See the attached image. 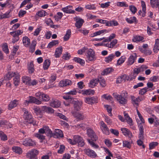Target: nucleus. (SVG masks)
Listing matches in <instances>:
<instances>
[{
	"label": "nucleus",
	"mask_w": 159,
	"mask_h": 159,
	"mask_svg": "<svg viewBox=\"0 0 159 159\" xmlns=\"http://www.w3.org/2000/svg\"><path fill=\"white\" fill-rule=\"evenodd\" d=\"M22 33V31H21L20 30H18L15 31L11 32L10 34L13 37H19L18 36L21 35Z\"/></svg>",
	"instance_id": "c756f323"
},
{
	"label": "nucleus",
	"mask_w": 159,
	"mask_h": 159,
	"mask_svg": "<svg viewBox=\"0 0 159 159\" xmlns=\"http://www.w3.org/2000/svg\"><path fill=\"white\" fill-rule=\"evenodd\" d=\"M12 150L14 152L19 154H20L22 152V150L19 147L14 146L12 147Z\"/></svg>",
	"instance_id": "ea45409f"
},
{
	"label": "nucleus",
	"mask_w": 159,
	"mask_h": 159,
	"mask_svg": "<svg viewBox=\"0 0 159 159\" xmlns=\"http://www.w3.org/2000/svg\"><path fill=\"white\" fill-rule=\"evenodd\" d=\"M113 69L111 68H108L105 69L101 73L102 75H107L112 71Z\"/></svg>",
	"instance_id": "a19ab883"
},
{
	"label": "nucleus",
	"mask_w": 159,
	"mask_h": 159,
	"mask_svg": "<svg viewBox=\"0 0 159 159\" xmlns=\"http://www.w3.org/2000/svg\"><path fill=\"white\" fill-rule=\"evenodd\" d=\"M105 107L106 108V109L107 110V111L109 113V115L110 116H112L111 113L112 108H111V107L108 105H106L105 106Z\"/></svg>",
	"instance_id": "6e6d98bb"
},
{
	"label": "nucleus",
	"mask_w": 159,
	"mask_h": 159,
	"mask_svg": "<svg viewBox=\"0 0 159 159\" xmlns=\"http://www.w3.org/2000/svg\"><path fill=\"white\" fill-rule=\"evenodd\" d=\"M137 55L136 54L134 53L131 55L129 57L128 59V64L129 65H131L134 62L136 59Z\"/></svg>",
	"instance_id": "2eb2a0df"
},
{
	"label": "nucleus",
	"mask_w": 159,
	"mask_h": 159,
	"mask_svg": "<svg viewBox=\"0 0 159 159\" xmlns=\"http://www.w3.org/2000/svg\"><path fill=\"white\" fill-rule=\"evenodd\" d=\"M87 141L90 144L92 147L94 148H98L99 147L98 145L96 144L93 142V140L89 139H87Z\"/></svg>",
	"instance_id": "37998d69"
},
{
	"label": "nucleus",
	"mask_w": 159,
	"mask_h": 159,
	"mask_svg": "<svg viewBox=\"0 0 159 159\" xmlns=\"http://www.w3.org/2000/svg\"><path fill=\"white\" fill-rule=\"evenodd\" d=\"M74 61L78 63H80L81 65H83L84 63V61L78 57H75L73 59Z\"/></svg>",
	"instance_id": "49530a36"
},
{
	"label": "nucleus",
	"mask_w": 159,
	"mask_h": 159,
	"mask_svg": "<svg viewBox=\"0 0 159 159\" xmlns=\"http://www.w3.org/2000/svg\"><path fill=\"white\" fill-rule=\"evenodd\" d=\"M34 65L33 62L32 61L30 62V64L28 66V69L29 73H32L34 72Z\"/></svg>",
	"instance_id": "79ce46f5"
},
{
	"label": "nucleus",
	"mask_w": 159,
	"mask_h": 159,
	"mask_svg": "<svg viewBox=\"0 0 159 159\" xmlns=\"http://www.w3.org/2000/svg\"><path fill=\"white\" fill-rule=\"evenodd\" d=\"M3 51L6 53L7 54L9 53V49L7 43H5L2 47Z\"/></svg>",
	"instance_id": "5fc2aeb1"
},
{
	"label": "nucleus",
	"mask_w": 159,
	"mask_h": 159,
	"mask_svg": "<svg viewBox=\"0 0 159 159\" xmlns=\"http://www.w3.org/2000/svg\"><path fill=\"white\" fill-rule=\"evenodd\" d=\"M143 126L141 125H139V139L143 140L144 139V136H143Z\"/></svg>",
	"instance_id": "cd10ccee"
},
{
	"label": "nucleus",
	"mask_w": 159,
	"mask_h": 159,
	"mask_svg": "<svg viewBox=\"0 0 159 159\" xmlns=\"http://www.w3.org/2000/svg\"><path fill=\"white\" fill-rule=\"evenodd\" d=\"M126 80H128L127 76L126 75H124L117 78L116 80V83H120L122 81H125Z\"/></svg>",
	"instance_id": "5701e85b"
},
{
	"label": "nucleus",
	"mask_w": 159,
	"mask_h": 159,
	"mask_svg": "<svg viewBox=\"0 0 159 159\" xmlns=\"http://www.w3.org/2000/svg\"><path fill=\"white\" fill-rule=\"evenodd\" d=\"M45 134L47 136H50L51 137L52 135V133L48 127L46 126Z\"/></svg>",
	"instance_id": "de8ad7c7"
},
{
	"label": "nucleus",
	"mask_w": 159,
	"mask_h": 159,
	"mask_svg": "<svg viewBox=\"0 0 159 159\" xmlns=\"http://www.w3.org/2000/svg\"><path fill=\"white\" fill-rule=\"evenodd\" d=\"M55 133L56 135L60 137H63V134L62 131L59 129H56L55 130Z\"/></svg>",
	"instance_id": "c03bdc74"
},
{
	"label": "nucleus",
	"mask_w": 159,
	"mask_h": 159,
	"mask_svg": "<svg viewBox=\"0 0 159 159\" xmlns=\"http://www.w3.org/2000/svg\"><path fill=\"white\" fill-rule=\"evenodd\" d=\"M72 82L71 80L66 79L61 81L59 83V85L61 87H63L71 85Z\"/></svg>",
	"instance_id": "9b49d317"
},
{
	"label": "nucleus",
	"mask_w": 159,
	"mask_h": 159,
	"mask_svg": "<svg viewBox=\"0 0 159 159\" xmlns=\"http://www.w3.org/2000/svg\"><path fill=\"white\" fill-rule=\"evenodd\" d=\"M151 5L152 7H159V0H150Z\"/></svg>",
	"instance_id": "e433bc0d"
},
{
	"label": "nucleus",
	"mask_w": 159,
	"mask_h": 159,
	"mask_svg": "<svg viewBox=\"0 0 159 159\" xmlns=\"http://www.w3.org/2000/svg\"><path fill=\"white\" fill-rule=\"evenodd\" d=\"M22 144L25 146H34L36 145L35 143L30 139H26L21 141Z\"/></svg>",
	"instance_id": "423d86ee"
},
{
	"label": "nucleus",
	"mask_w": 159,
	"mask_h": 159,
	"mask_svg": "<svg viewBox=\"0 0 159 159\" xmlns=\"http://www.w3.org/2000/svg\"><path fill=\"white\" fill-rule=\"evenodd\" d=\"M22 81L23 82L26 84H30V78L28 76H24L22 78Z\"/></svg>",
	"instance_id": "4c0bfd02"
},
{
	"label": "nucleus",
	"mask_w": 159,
	"mask_h": 159,
	"mask_svg": "<svg viewBox=\"0 0 159 159\" xmlns=\"http://www.w3.org/2000/svg\"><path fill=\"white\" fill-rule=\"evenodd\" d=\"M52 155V152H49L47 155L42 156L41 159H49V157Z\"/></svg>",
	"instance_id": "774afa93"
},
{
	"label": "nucleus",
	"mask_w": 159,
	"mask_h": 159,
	"mask_svg": "<svg viewBox=\"0 0 159 159\" xmlns=\"http://www.w3.org/2000/svg\"><path fill=\"white\" fill-rule=\"evenodd\" d=\"M115 57V55L113 54H110L108 56L105 58V62L108 63L112 61Z\"/></svg>",
	"instance_id": "72a5a7b5"
},
{
	"label": "nucleus",
	"mask_w": 159,
	"mask_h": 159,
	"mask_svg": "<svg viewBox=\"0 0 159 159\" xmlns=\"http://www.w3.org/2000/svg\"><path fill=\"white\" fill-rule=\"evenodd\" d=\"M124 114L125 119L126 120L127 122L129 125H133V122L131 118L130 117L128 114L126 113L125 112H124Z\"/></svg>",
	"instance_id": "393cba45"
},
{
	"label": "nucleus",
	"mask_w": 159,
	"mask_h": 159,
	"mask_svg": "<svg viewBox=\"0 0 159 159\" xmlns=\"http://www.w3.org/2000/svg\"><path fill=\"white\" fill-rule=\"evenodd\" d=\"M148 91V88L147 87L144 88L140 90L139 91V94L142 95H143Z\"/></svg>",
	"instance_id": "0e129e2a"
},
{
	"label": "nucleus",
	"mask_w": 159,
	"mask_h": 159,
	"mask_svg": "<svg viewBox=\"0 0 159 159\" xmlns=\"http://www.w3.org/2000/svg\"><path fill=\"white\" fill-rule=\"evenodd\" d=\"M38 154V151L36 149H33L27 153V155L30 158H36L35 156Z\"/></svg>",
	"instance_id": "f8f14e48"
},
{
	"label": "nucleus",
	"mask_w": 159,
	"mask_h": 159,
	"mask_svg": "<svg viewBox=\"0 0 159 159\" xmlns=\"http://www.w3.org/2000/svg\"><path fill=\"white\" fill-rule=\"evenodd\" d=\"M131 102L134 106L136 108L139 106L138 102H139L137 98H136L134 96H131Z\"/></svg>",
	"instance_id": "4be33fe9"
},
{
	"label": "nucleus",
	"mask_w": 159,
	"mask_h": 159,
	"mask_svg": "<svg viewBox=\"0 0 159 159\" xmlns=\"http://www.w3.org/2000/svg\"><path fill=\"white\" fill-rule=\"evenodd\" d=\"M72 113L75 117L79 120H83L84 118V115L80 113L72 111Z\"/></svg>",
	"instance_id": "6ab92c4d"
},
{
	"label": "nucleus",
	"mask_w": 159,
	"mask_h": 159,
	"mask_svg": "<svg viewBox=\"0 0 159 159\" xmlns=\"http://www.w3.org/2000/svg\"><path fill=\"white\" fill-rule=\"evenodd\" d=\"M36 15L40 17H43L47 15V13L43 10L39 11Z\"/></svg>",
	"instance_id": "4d7b16f0"
},
{
	"label": "nucleus",
	"mask_w": 159,
	"mask_h": 159,
	"mask_svg": "<svg viewBox=\"0 0 159 159\" xmlns=\"http://www.w3.org/2000/svg\"><path fill=\"white\" fill-rule=\"evenodd\" d=\"M0 137L2 140L6 141L7 139V135L1 131H0Z\"/></svg>",
	"instance_id": "8fccbe9b"
},
{
	"label": "nucleus",
	"mask_w": 159,
	"mask_h": 159,
	"mask_svg": "<svg viewBox=\"0 0 159 159\" xmlns=\"http://www.w3.org/2000/svg\"><path fill=\"white\" fill-rule=\"evenodd\" d=\"M57 115L61 119H63L64 120H66L67 121H68V118H67L66 116L63 115L61 113H58Z\"/></svg>",
	"instance_id": "69168bd1"
},
{
	"label": "nucleus",
	"mask_w": 159,
	"mask_h": 159,
	"mask_svg": "<svg viewBox=\"0 0 159 159\" xmlns=\"http://www.w3.org/2000/svg\"><path fill=\"white\" fill-rule=\"evenodd\" d=\"M98 80H99V82L100 85L103 87H105L106 85L105 80L101 77Z\"/></svg>",
	"instance_id": "bf43d9fd"
},
{
	"label": "nucleus",
	"mask_w": 159,
	"mask_h": 159,
	"mask_svg": "<svg viewBox=\"0 0 159 159\" xmlns=\"http://www.w3.org/2000/svg\"><path fill=\"white\" fill-rule=\"evenodd\" d=\"M23 43L25 46L27 47L30 44V39L27 37H24L23 38Z\"/></svg>",
	"instance_id": "473e14b6"
},
{
	"label": "nucleus",
	"mask_w": 159,
	"mask_h": 159,
	"mask_svg": "<svg viewBox=\"0 0 159 159\" xmlns=\"http://www.w3.org/2000/svg\"><path fill=\"white\" fill-rule=\"evenodd\" d=\"M33 109L34 111V112L37 115H41V111L39 107H34Z\"/></svg>",
	"instance_id": "603ef678"
},
{
	"label": "nucleus",
	"mask_w": 159,
	"mask_h": 159,
	"mask_svg": "<svg viewBox=\"0 0 159 159\" xmlns=\"http://www.w3.org/2000/svg\"><path fill=\"white\" fill-rule=\"evenodd\" d=\"M86 57L88 60L89 61H92L96 59L95 52L92 49H89L88 50Z\"/></svg>",
	"instance_id": "20e7f679"
},
{
	"label": "nucleus",
	"mask_w": 159,
	"mask_h": 159,
	"mask_svg": "<svg viewBox=\"0 0 159 159\" xmlns=\"http://www.w3.org/2000/svg\"><path fill=\"white\" fill-rule=\"evenodd\" d=\"M105 152L106 153H108V156H107L106 157V159H111L110 157H112L113 155L108 149L106 148L105 149Z\"/></svg>",
	"instance_id": "680f3d73"
},
{
	"label": "nucleus",
	"mask_w": 159,
	"mask_h": 159,
	"mask_svg": "<svg viewBox=\"0 0 159 159\" xmlns=\"http://www.w3.org/2000/svg\"><path fill=\"white\" fill-rule=\"evenodd\" d=\"M94 93V91L92 89H87L83 91V94L86 95H93Z\"/></svg>",
	"instance_id": "58836bf2"
},
{
	"label": "nucleus",
	"mask_w": 159,
	"mask_h": 159,
	"mask_svg": "<svg viewBox=\"0 0 159 159\" xmlns=\"http://www.w3.org/2000/svg\"><path fill=\"white\" fill-rule=\"evenodd\" d=\"M50 99V97L47 94L43 93L41 100L44 102H48Z\"/></svg>",
	"instance_id": "3c124183"
},
{
	"label": "nucleus",
	"mask_w": 159,
	"mask_h": 159,
	"mask_svg": "<svg viewBox=\"0 0 159 159\" xmlns=\"http://www.w3.org/2000/svg\"><path fill=\"white\" fill-rule=\"evenodd\" d=\"M35 136L42 140L45 139V136L43 135V134L38 133L35 134Z\"/></svg>",
	"instance_id": "052dcab7"
},
{
	"label": "nucleus",
	"mask_w": 159,
	"mask_h": 159,
	"mask_svg": "<svg viewBox=\"0 0 159 159\" xmlns=\"http://www.w3.org/2000/svg\"><path fill=\"white\" fill-rule=\"evenodd\" d=\"M49 105L54 108H58L61 105L60 102L57 99L52 100L49 103Z\"/></svg>",
	"instance_id": "ddd939ff"
},
{
	"label": "nucleus",
	"mask_w": 159,
	"mask_h": 159,
	"mask_svg": "<svg viewBox=\"0 0 159 159\" xmlns=\"http://www.w3.org/2000/svg\"><path fill=\"white\" fill-rule=\"evenodd\" d=\"M22 110L24 112V118L25 120L24 123L26 125H28V124H32L33 125H36V122L34 121L31 115L28 112L27 110L23 108Z\"/></svg>",
	"instance_id": "f257e3e1"
},
{
	"label": "nucleus",
	"mask_w": 159,
	"mask_h": 159,
	"mask_svg": "<svg viewBox=\"0 0 159 159\" xmlns=\"http://www.w3.org/2000/svg\"><path fill=\"white\" fill-rule=\"evenodd\" d=\"M29 98L30 102V103H34L37 105L40 104L42 103L41 101L37 99L34 97L30 96Z\"/></svg>",
	"instance_id": "b1692460"
},
{
	"label": "nucleus",
	"mask_w": 159,
	"mask_h": 159,
	"mask_svg": "<svg viewBox=\"0 0 159 159\" xmlns=\"http://www.w3.org/2000/svg\"><path fill=\"white\" fill-rule=\"evenodd\" d=\"M62 48L60 47L57 48L55 50L54 56L56 58L59 57L62 53Z\"/></svg>",
	"instance_id": "412c9836"
},
{
	"label": "nucleus",
	"mask_w": 159,
	"mask_h": 159,
	"mask_svg": "<svg viewBox=\"0 0 159 159\" xmlns=\"http://www.w3.org/2000/svg\"><path fill=\"white\" fill-rule=\"evenodd\" d=\"M58 43V40H54L52 42H50L48 46V48H51L53 46L57 44Z\"/></svg>",
	"instance_id": "09e8293b"
},
{
	"label": "nucleus",
	"mask_w": 159,
	"mask_h": 159,
	"mask_svg": "<svg viewBox=\"0 0 159 159\" xmlns=\"http://www.w3.org/2000/svg\"><path fill=\"white\" fill-rule=\"evenodd\" d=\"M50 64V60L49 59H46L44 61L43 63V68L44 70L48 69Z\"/></svg>",
	"instance_id": "c9c22d12"
},
{
	"label": "nucleus",
	"mask_w": 159,
	"mask_h": 159,
	"mask_svg": "<svg viewBox=\"0 0 159 159\" xmlns=\"http://www.w3.org/2000/svg\"><path fill=\"white\" fill-rule=\"evenodd\" d=\"M43 93L41 92H38L36 93L35 96L39 100H41Z\"/></svg>",
	"instance_id": "338daca9"
},
{
	"label": "nucleus",
	"mask_w": 159,
	"mask_h": 159,
	"mask_svg": "<svg viewBox=\"0 0 159 159\" xmlns=\"http://www.w3.org/2000/svg\"><path fill=\"white\" fill-rule=\"evenodd\" d=\"M126 21L129 24H132L133 23H136L138 22V21L136 20V18L135 16L127 18L126 19Z\"/></svg>",
	"instance_id": "2f4dec72"
},
{
	"label": "nucleus",
	"mask_w": 159,
	"mask_h": 159,
	"mask_svg": "<svg viewBox=\"0 0 159 159\" xmlns=\"http://www.w3.org/2000/svg\"><path fill=\"white\" fill-rule=\"evenodd\" d=\"M158 143L157 142H153L149 144V149H153L158 145Z\"/></svg>",
	"instance_id": "864d4df0"
},
{
	"label": "nucleus",
	"mask_w": 159,
	"mask_h": 159,
	"mask_svg": "<svg viewBox=\"0 0 159 159\" xmlns=\"http://www.w3.org/2000/svg\"><path fill=\"white\" fill-rule=\"evenodd\" d=\"M72 103L74 105V110L76 111H78L81 109L82 102H80L76 99H72Z\"/></svg>",
	"instance_id": "7ed1b4c3"
},
{
	"label": "nucleus",
	"mask_w": 159,
	"mask_h": 159,
	"mask_svg": "<svg viewBox=\"0 0 159 159\" xmlns=\"http://www.w3.org/2000/svg\"><path fill=\"white\" fill-rule=\"evenodd\" d=\"M84 151L86 154L91 158H94L97 156V154L94 151L89 148L85 149Z\"/></svg>",
	"instance_id": "0eeeda50"
},
{
	"label": "nucleus",
	"mask_w": 159,
	"mask_h": 159,
	"mask_svg": "<svg viewBox=\"0 0 159 159\" xmlns=\"http://www.w3.org/2000/svg\"><path fill=\"white\" fill-rule=\"evenodd\" d=\"M125 58L123 57H121L117 61V64L118 65H120L122 64L125 61Z\"/></svg>",
	"instance_id": "e2e57ef3"
},
{
	"label": "nucleus",
	"mask_w": 159,
	"mask_h": 159,
	"mask_svg": "<svg viewBox=\"0 0 159 159\" xmlns=\"http://www.w3.org/2000/svg\"><path fill=\"white\" fill-rule=\"evenodd\" d=\"M96 101L97 98L94 97L86 98L85 100V102L86 103L91 104L95 103Z\"/></svg>",
	"instance_id": "dca6fc26"
},
{
	"label": "nucleus",
	"mask_w": 159,
	"mask_h": 159,
	"mask_svg": "<svg viewBox=\"0 0 159 159\" xmlns=\"http://www.w3.org/2000/svg\"><path fill=\"white\" fill-rule=\"evenodd\" d=\"M132 143V141H128L124 140L123 141V147L127 148L130 149L131 148V144Z\"/></svg>",
	"instance_id": "c85d7f7f"
},
{
	"label": "nucleus",
	"mask_w": 159,
	"mask_h": 159,
	"mask_svg": "<svg viewBox=\"0 0 159 159\" xmlns=\"http://www.w3.org/2000/svg\"><path fill=\"white\" fill-rule=\"evenodd\" d=\"M121 130L124 135L128 137L129 139H131L133 137V135L132 133L128 129L122 128H121Z\"/></svg>",
	"instance_id": "6e6552de"
},
{
	"label": "nucleus",
	"mask_w": 159,
	"mask_h": 159,
	"mask_svg": "<svg viewBox=\"0 0 159 159\" xmlns=\"http://www.w3.org/2000/svg\"><path fill=\"white\" fill-rule=\"evenodd\" d=\"M72 7L70 6H67L62 9V11L66 13H74L75 11L71 9Z\"/></svg>",
	"instance_id": "a211bd4d"
},
{
	"label": "nucleus",
	"mask_w": 159,
	"mask_h": 159,
	"mask_svg": "<svg viewBox=\"0 0 159 159\" xmlns=\"http://www.w3.org/2000/svg\"><path fill=\"white\" fill-rule=\"evenodd\" d=\"M73 139L75 142V144L78 143L79 147H83L84 145V143L82 138L79 135H75Z\"/></svg>",
	"instance_id": "39448f33"
},
{
	"label": "nucleus",
	"mask_w": 159,
	"mask_h": 159,
	"mask_svg": "<svg viewBox=\"0 0 159 159\" xmlns=\"http://www.w3.org/2000/svg\"><path fill=\"white\" fill-rule=\"evenodd\" d=\"M107 32H108V31H107V30L106 29L102 30L95 32L93 34H91L90 35V36L91 37H93L98 35H100V34L103 33H107Z\"/></svg>",
	"instance_id": "aec40b11"
},
{
	"label": "nucleus",
	"mask_w": 159,
	"mask_h": 159,
	"mask_svg": "<svg viewBox=\"0 0 159 159\" xmlns=\"http://www.w3.org/2000/svg\"><path fill=\"white\" fill-rule=\"evenodd\" d=\"M16 72H9L4 77V79L6 80H10L12 77H14Z\"/></svg>",
	"instance_id": "a878e982"
},
{
	"label": "nucleus",
	"mask_w": 159,
	"mask_h": 159,
	"mask_svg": "<svg viewBox=\"0 0 159 159\" xmlns=\"http://www.w3.org/2000/svg\"><path fill=\"white\" fill-rule=\"evenodd\" d=\"M159 50V39H157L156 40L155 43L153 48L154 52L157 53Z\"/></svg>",
	"instance_id": "7c9ffc66"
},
{
	"label": "nucleus",
	"mask_w": 159,
	"mask_h": 159,
	"mask_svg": "<svg viewBox=\"0 0 159 159\" xmlns=\"http://www.w3.org/2000/svg\"><path fill=\"white\" fill-rule=\"evenodd\" d=\"M143 38L139 36H136L133 39L134 42H138L142 41L143 39Z\"/></svg>",
	"instance_id": "13d9d810"
},
{
	"label": "nucleus",
	"mask_w": 159,
	"mask_h": 159,
	"mask_svg": "<svg viewBox=\"0 0 159 159\" xmlns=\"http://www.w3.org/2000/svg\"><path fill=\"white\" fill-rule=\"evenodd\" d=\"M84 22L83 20L80 18L77 19L75 23V26L78 28H80L82 26Z\"/></svg>",
	"instance_id": "bb28decb"
},
{
	"label": "nucleus",
	"mask_w": 159,
	"mask_h": 159,
	"mask_svg": "<svg viewBox=\"0 0 159 159\" xmlns=\"http://www.w3.org/2000/svg\"><path fill=\"white\" fill-rule=\"evenodd\" d=\"M99 82L98 79H93L91 80L89 84V86L92 88H94Z\"/></svg>",
	"instance_id": "f3484780"
},
{
	"label": "nucleus",
	"mask_w": 159,
	"mask_h": 159,
	"mask_svg": "<svg viewBox=\"0 0 159 159\" xmlns=\"http://www.w3.org/2000/svg\"><path fill=\"white\" fill-rule=\"evenodd\" d=\"M18 104V101L15 99L11 101L8 105V109L11 110L14 107H16Z\"/></svg>",
	"instance_id": "4468645a"
},
{
	"label": "nucleus",
	"mask_w": 159,
	"mask_h": 159,
	"mask_svg": "<svg viewBox=\"0 0 159 159\" xmlns=\"http://www.w3.org/2000/svg\"><path fill=\"white\" fill-rule=\"evenodd\" d=\"M88 135L91 138V140L93 141H96L98 139V137L93 130L91 129L87 130Z\"/></svg>",
	"instance_id": "9d476101"
},
{
	"label": "nucleus",
	"mask_w": 159,
	"mask_h": 159,
	"mask_svg": "<svg viewBox=\"0 0 159 159\" xmlns=\"http://www.w3.org/2000/svg\"><path fill=\"white\" fill-rule=\"evenodd\" d=\"M71 34V31L69 29L66 31V33L64 37V41H67L70 37Z\"/></svg>",
	"instance_id": "f704fd0d"
},
{
	"label": "nucleus",
	"mask_w": 159,
	"mask_h": 159,
	"mask_svg": "<svg viewBox=\"0 0 159 159\" xmlns=\"http://www.w3.org/2000/svg\"><path fill=\"white\" fill-rule=\"evenodd\" d=\"M100 128L103 133L106 135L109 134V131L106 124L102 121L100 123Z\"/></svg>",
	"instance_id": "1a4fd4ad"
},
{
	"label": "nucleus",
	"mask_w": 159,
	"mask_h": 159,
	"mask_svg": "<svg viewBox=\"0 0 159 159\" xmlns=\"http://www.w3.org/2000/svg\"><path fill=\"white\" fill-rule=\"evenodd\" d=\"M102 97V98L110 101H112L113 100L112 97L110 95H108L107 94H104L103 95Z\"/></svg>",
	"instance_id": "a18cd8bd"
},
{
	"label": "nucleus",
	"mask_w": 159,
	"mask_h": 159,
	"mask_svg": "<svg viewBox=\"0 0 159 159\" xmlns=\"http://www.w3.org/2000/svg\"><path fill=\"white\" fill-rule=\"evenodd\" d=\"M127 93L126 92H124L120 94L113 93V95L120 104L124 105L127 102V100L126 98L127 97Z\"/></svg>",
	"instance_id": "f03ea898"
}]
</instances>
